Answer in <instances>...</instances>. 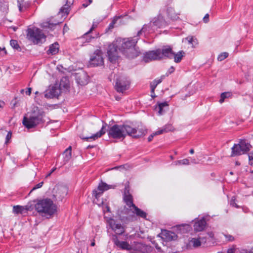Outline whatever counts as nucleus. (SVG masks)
Here are the masks:
<instances>
[{"label": "nucleus", "instance_id": "8fccbe9b", "mask_svg": "<svg viewBox=\"0 0 253 253\" xmlns=\"http://www.w3.org/2000/svg\"><path fill=\"white\" fill-rule=\"evenodd\" d=\"M92 0H88L85 2H84L82 4V6L84 8L86 7L88 5H89L91 3H92Z\"/></svg>", "mask_w": 253, "mask_h": 253}, {"label": "nucleus", "instance_id": "7ed1b4c3", "mask_svg": "<svg viewBox=\"0 0 253 253\" xmlns=\"http://www.w3.org/2000/svg\"><path fill=\"white\" fill-rule=\"evenodd\" d=\"M138 38L135 37L133 39L129 38L123 40L119 50L129 59L134 58L139 55L140 52L134 48Z\"/></svg>", "mask_w": 253, "mask_h": 253}, {"label": "nucleus", "instance_id": "6ab92c4d", "mask_svg": "<svg viewBox=\"0 0 253 253\" xmlns=\"http://www.w3.org/2000/svg\"><path fill=\"white\" fill-rule=\"evenodd\" d=\"M123 200L126 204L128 207V208H133L134 206H135L133 202V197L132 195L129 193L128 190L126 189V187L123 195Z\"/></svg>", "mask_w": 253, "mask_h": 253}, {"label": "nucleus", "instance_id": "f704fd0d", "mask_svg": "<svg viewBox=\"0 0 253 253\" xmlns=\"http://www.w3.org/2000/svg\"><path fill=\"white\" fill-rule=\"evenodd\" d=\"M188 43L192 45V47H195L198 44V41L196 39L192 37H188L186 38Z\"/></svg>", "mask_w": 253, "mask_h": 253}, {"label": "nucleus", "instance_id": "79ce46f5", "mask_svg": "<svg viewBox=\"0 0 253 253\" xmlns=\"http://www.w3.org/2000/svg\"><path fill=\"white\" fill-rule=\"evenodd\" d=\"M119 17H114L112 22L109 24L108 29L112 30L114 27V25L116 23Z\"/></svg>", "mask_w": 253, "mask_h": 253}, {"label": "nucleus", "instance_id": "ddd939ff", "mask_svg": "<svg viewBox=\"0 0 253 253\" xmlns=\"http://www.w3.org/2000/svg\"><path fill=\"white\" fill-rule=\"evenodd\" d=\"M158 50L160 51L161 60L164 58L172 59L173 51L171 46H163L162 48H158Z\"/></svg>", "mask_w": 253, "mask_h": 253}, {"label": "nucleus", "instance_id": "72a5a7b5", "mask_svg": "<svg viewBox=\"0 0 253 253\" xmlns=\"http://www.w3.org/2000/svg\"><path fill=\"white\" fill-rule=\"evenodd\" d=\"M10 44L14 49L19 51H21V47H20L18 42L16 40H11L10 42Z\"/></svg>", "mask_w": 253, "mask_h": 253}, {"label": "nucleus", "instance_id": "052dcab7", "mask_svg": "<svg viewBox=\"0 0 253 253\" xmlns=\"http://www.w3.org/2000/svg\"><path fill=\"white\" fill-rule=\"evenodd\" d=\"M235 253V249H229L227 251V253Z\"/></svg>", "mask_w": 253, "mask_h": 253}, {"label": "nucleus", "instance_id": "680f3d73", "mask_svg": "<svg viewBox=\"0 0 253 253\" xmlns=\"http://www.w3.org/2000/svg\"><path fill=\"white\" fill-rule=\"evenodd\" d=\"M240 253H253V252L252 251H250L249 253H248L246 250H242L240 252Z\"/></svg>", "mask_w": 253, "mask_h": 253}, {"label": "nucleus", "instance_id": "20e7f679", "mask_svg": "<svg viewBox=\"0 0 253 253\" xmlns=\"http://www.w3.org/2000/svg\"><path fill=\"white\" fill-rule=\"evenodd\" d=\"M45 116L44 112L37 108L32 112L29 118L24 117L23 120V124L28 129L34 128L38 125L44 123V117Z\"/></svg>", "mask_w": 253, "mask_h": 253}, {"label": "nucleus", "instance_id": "bb28decb", "mask_svg": "<svg viewBox=\"0 0 253 253\" xmlns=\"http://www.w3.org/2000/svg\"><path fill=\"white\" fill-rule=\"evenodd\" d=\"M59 44L57 42H54L49 46V49L47 51L48 54L55 55L58 52Z\"/></svg>", "mask_w": 253, "mask_h": 253}, {"label": "nucleus", "instance_id": "0e129e2a", "mask_svg": "<svg viewBox=\"0 0 253 253\" xmlns=\"http://www.w3.org/2000/svg\"><path fill=\"white\" fill-rule=\"evenodd\" d=\"M153 137H152V136H151V135L148 137V141L149 142H150L152 140Z\"/></svg>", "mask_w": 253, "mask_h": 253}, {"label": "nucleus", "instance_id": "c85d7f7f", "mask_svg": "<svg viewBox=\"0 0 253 253\" xmlns=\"http://www.w3.org/2000/svg\"><path fill=\"white\" fill-rule=\"evenodd\" d=\"M169 17L172 20H177L179 19L178 13H176L173 8L169 7L167 9Z\"/></svg>", "mask_w": 253, "mask_h": 253}, {"label": "nucleus", "instance_id": "4be33fe9", "mask_svg": "<svg viewBox=\"0 0 253 253\" xmlns=\"http://www.w3.org/2000/svg\"><path fill=\"white\" fill-rule=\"evenodd\" d=\"M73 3V0H67L66 3L60 8L58 15L62 17L66 16L69 12L70 7Z\"/></svg>", "mask_w": 253, "mask_h": 253}, {"label": "nucleus", "instance_id": "e433bc0d", "mask_svg": "<svg viewBox=\"0 0 253 253\" xmlns=\"http://www.w3.org/2000/svg\"><path fill=\"white\" fill-rule=\"evenodd\" d=\"M82 76L84 78V80L80 82V85H84L87 84L89 80V76H87L85 72H83Z\"/></svg>", "mask_w": 253, "mask_h": 253}, {"label": "nucleus", "instance_id": "2f4dec72", "mask_svg": "<svg viewBox=\"0 0 253 253\" xmlns=\"http://www.w3.org/2000/svg\"><path fill=\"white\" fill-rule=\"evenodd\" d=\"M71 146H69L67 149H66L63 155L64 156V160L65 162H67L71 158Z\"/></svg>", "mask_w": 253, "mask_h": 253}, {"label": "nucleus", "instance_id": "393cba45", "mask_svg": "<svg viewBox=\"0 0 253 253\" xmlns=\"http://www.w3.org/2000/svg\"><path fill=\"white\" fill-rule=\"evenodd\" d=\"M57 191L55 196L62 200L67 194V188L64 186H60L57 187Z\"/></svg>", "mask_w": 253, "mask_h": 253}, {"label": "nucleus", "instance_id": "412c9836", "mask_svg": "<svg viewBox=\"0 0 253 253\" xmlns=\"http://www.w3.org/2000/svg\"><path fill=\"white\" fill-rule=\"evenodd\" d=\"M98 25V23L96 22H93L92 25L90 28V30L85 33L82 37H80V40L82 41L81 42L84 43L85 42H89L91 41V39L93 38L92 37H89L88 34L92 32L94 29H95Z\"/></svg>", "mask_w": 253, "mask_h": 253}, {"label": "nucleus", "instance_id": "473e14b6", "mask_svg": "<svg viewBox=\"0 0 253 253\" xmlns=\"http://www.w3.org/2000/svg\"><path fill=\"white\" fill-rule=\"evenodd\" d=\"M201 240H202L203 242H206L205 241H203V239L201 237H199V238H192L191 241L194 247H198L201 246Z\"/></svg>", "mask_w": 253, "mask_h": 253}, {"label": "nucleus", "instance_id": "9b49d317", "mask_svg": "<svg viewBox=\"0 0 253 253\" xmlns=\"http://www.w3.org/2000/svg\"><path fill=\"white\" fill-rule=\"evenodd\" d=\"M160 55V51H159L158 48L154 50L149 51L144 54L143 60L145 62H149L155 60H160L161 56Z\"/></svg>", "mask_w": 253, "mask_h": 253}, {"label": "nucleus", "instance_id": "c9c22d12", "mask_svg": "<svg viewBox=\"0 0 253 253\" xmlns=\"http://www.w3.org/2000/svg\"><path fill=\"white\" fill-rule=\"evenodd\" d=\"M231 96V93L229 92H223L220 95V98L219 102L220 103H223L224 101L225 98H228Z\"/></svg>", "mask_w": 253, "mask_h": 253}, {"label": "nucleus", "instance_id": "39448f33", "mask_svg": "<svg viewBox=\"0 0 253 253\" xmlns=\"http://www.w3.org/2000/svg\"><path fill=\"white\" fill-rule=\"evenodd\" d=\"M112 241L115 245L123 250H126L130 253H139L142 251L143 245L138 242H134L133 244L129 245L126 241H120L116 235H113Z\"/></svg>", "mask_w": 253, "mask_h": 253}, {"label": "nucleus", "instance_id": "b1692460", "mask_svg": "<svg viewBox=\"0 0 253 253\" xmlns=\"http://www.w3.org/2000/svg\"><path fill=\"white\" fill-rule=\"evenodd\" d=\"M29 208L28 206H14L13 207V212L15 214H23L29 211Z\"/></svg>", "mask_w": 253, "mask_h": 253}, {"label": "nucleus", "instance_id": "a19ab883", "mask_svg": "<svg viewBox=\"0 0 253 253\" xmlns=\"http://www.w3.org/2000/svg\"><path fill=\"white\" fill-rule=\"evenodd\" d=\"M228 53L227 52H223L220 54L218 57L217 60L219 61H223L228 56Z\"/></svg>", "mask_w": 253, "mask_h": 253}, {"label": "nucleus", "instance_id": "4c0bfd02", "mask_svg": "<svg viewBox=\"0 0 253 253\" xmlns=\"http://www.w3.org/2000/svg\"><path fill=\"white\" fill-rule=\"evenodd\" d=\"M175 165H189L190 164L188 159H184L183 160L176 161L175 162Z\"/></svg>", "mask_w": 253, "mask_h": 253}, {"label": "nucleus", "instance_id": "cd10ccee", "mask_svg": "<svg viewBox=\"0 0 253 253\" xmlns=\"http://www.w3.org/2000/svg\"><path fill=\"white\" fill-rule=\"evenodd\" d=\"M184 55L185 52L183 50H180L176 53L173 51L172 59H174V61L175 63H179Z\"/></svg>", "mask_w": 253, "mask_h": 253}, {"label": "nucleus", "instance_id": "9d476101", "mask_svg": "<svg viewBox=\"0 0 253 253\" xmlns=\"http://www.w3.org/2000/svg\"><path fill=\"white\" fill-rule=\"evenodd\" d=\"M129 82L125 77H120L116 79L115 88L118 92H123L129 86Z\"/></svg>", "mask_w": 253, "mask_h": 253}, {"label": "nucleus", "instance_id": "f257e3e1", "mask_svg": "<svg viewBox=\"0 0 253 253\" xmlns=\"http://www.w3.org/2000/svg\"><path fill=\"white\" fill-rule=\"evenodd\" d=\"M147 130L145 128L136 129L127 125H114L108 130L110 138L114 139H124L127 135L133 138H138L145 135Z\"/></svg>", "mask_w": 253, "mask_h": 253}, {"label": "nucleus", "instance_id": "4468645a", "mask_svg": "<svg viewBox=\"0 0 253 253\" xmlns=\"http://www.w3.org/2000/svg\"><path fill=\"white\" fill-rule=\"evenodd\" d=\"M110 228L113 230L116 235H122L125 231L124 227L120 223L117 222L114 219L111 218L109 220Z\"/></svg>", "mask_w": 253, "mask_h": 253}, {"label": "nucleus", "instance_id": "58836bf2", "mask_svg": "<svg viewBox=\"0 0 253 253\" xmlns=\"http://www.w3.org/2000/svg\"><path fill=\"white\" fill-rule=\"evenodd\" d=\"M170 130V129H168L167 127H165L161 129H160L154 133H153L152 134H151V136H152L153 137H154L155 136L157 135H159L163 133L164 132H168V131Z\"/></svg>", "mask_w": 253, "mask_h": 253}, {"label": "nucleus", "instance_id": "774afa93", "mask_svg": "<svg viewBox=\"0 0 253 253\" xmlns=\"http://www.w3.org/2000/svg\"><path fill=\"white\" fill-rule=\"evenodd\" d=\"M90 245L92 247L95 246V242L94 240L91 243Z\"/></svg>", "mask_w": 253, "mask_h": 253}, {"label": "nucleus", "instance_id": "dca6fc26", "mask_svg": "<svg viewBox=\"0 0 253 253\" xmlns=\"http://www.w3.org/2000/svg\"><path fill=\"white\" fill-rule=\"evenodd\" d=\"M61 93L60 89L57 84L52 86L49 90L44 94V96L47 98H53L57 97Z\"/></svg>", "mask_w": 253, "mask_h": 253}, {"label": "nucleus", "instance_id": "1a4fd4ad", "mask_svg": "<svg viewBox=\"0 0 253 253\" xmlns=\"http://www.w3.org/2000/svg\"><path fill=\"white\" fill-rule=\"evenodd\" d=\"M107 53L109 60L112 63L116 62L119 58L117 45L114 43L108 45Z\"/></svg>", "mask_w": 253, "mask_h": 253}, {"label": "nucleus", "instance_id": "a878e982", "mask_svg": "<svg viewBox=\"0 0 253 253\" xmlns=\"http://www.w3.org/2000/svg\"><path fill=\"white\" fill-rule=\"evenodd\" d=\"M58 87L60 89V91L63 89H67L69 87V81L68 79L64 77L60 80Z\"/></svg>", "mask_w": 253, "mask_h": 253}, {"label": "nucleus", "instance_id": "a18cd8bd", "mask_svg": "<svg viewBox=\"0 0 253 253\" xmlns=\"http://www.w3.org/2000/svg\"><path fill=\"white\" fill-rule=\"evenodd\" d=\"M230 205L233 206L237 208H239V206L237 205V204L235 202V199L234 197H233L230 201Z\"/></svg>", "mask_w": 253, "mask_h": 253}, {"label": "nucleus", "instance_id": "bf43d9fd", "mask_svg": "<svg viewBox=\"0 0 253 253\" xmlns=\"http://www.w3.org/2000/svg\"><path fill=\"white\" fill-rule=\"evenodd\" d=\"M209 236L211 238V239H213L214 238V233L212 232H210L208 233Z\"/></svg>", "mask_w": 253, "mask_h": 253}, {"label": "nucleus", "instance_id": "09e8293b", "mask_svg": "<svg viewBox=\"0 0 253 253\" xmlns=\"http://www.w3.org/2000/svg\"><path fill=\"white\" fill-rule=\"evenodd\" d=\"M7 54L6 49L4 47L3 48H0V55L2 56H4Z\"/></svg>", "mask_w": 253, "mask_h": 253}, {"label": "nucleus", "instance_id": "3c124183", "mask_svg": "<svg viewBox=\"0 0 253 253\" xmlns=\"http://www.w3.org/2000/svg\"><path fill=\"white\" fill-rule=\"evenodd\" d=\"M203 20L204 22H205V23H208L209 21V14H206L204 17Z\"/></svg>", "mask_w": 253, "mask_h": 253}, {"label": "nucleus", "instance_id": "7c9ffc66", "mask_svg": "<svg viewBox=\"0 0 253 253\" xmlns=\"http://www.w3.org/2000/svg\"><path fill=\"white\" fill-rule=\"evenodd\" d=\"M60 22L52 23L50 21H45L41 24V27L43 28H49L50 30L54 29L55 26L59 24Z\"/></svg>", "mask_w": 253, "mask_h": 253}, {"label": "nucleus", "instance_id": "5fc2aeb1", "mask_svg": "<svg viewBox=\"0 0 253 253\" xmlns=\"http://www.w3.org/2000/svg\"><path fill=\"white\" fill-rule=\"evenodd\" d=\"M248 156L249 160L250 161L253 160V151L248 154Z\"/></svg>", "mask_w": 253, "mask_h": 253}, {"label": "nucleus", "instance_id": "864d4df0", "mask_svg": "<svg viewBox=\"0 0 253 253\" xmlns=\"http://www.w3.org/2000/svg\"><path fill=\"white\" fill-rule=\"evenodd\" d=\"M11 133L10 132H8L6 135V141H5V143H7V142L8 141V140L11 138Z\"/></svg>", "mask_w": 253, "mask_h": 253}, {"label": "nucleus", "instance_id": "69168bd1", "mask_svg": "<svg viewBox=\"0 0 253 253\" xmlns=\"http://www.w3.org/2000/svg\"><path fill=\"white\" fill-rule=\"evenodd\" d=\"M189 152H190V154H194V149H191L190 150Z\"/></svg>", "mask_w": 253, "mask_h": 253}, {"label": "nucleus", "instance_id": "ea45409f", "mask_svg": "<svg viewBox=\"0 0 253 253\" xmlns=\"http://www.w3.org/2000/svg\"><path fill=\"white\" fill-rule=\"evenodd\" d=\"M163 79V77H161L160 79H156L151 83L150 85L153 86V87H156L158 84H159L162 82Z\"/></svg>", "mask_w": 253, "mask_h": 253}, {"label": "nucleus", "instance_id": "49530a36", "mask_svg": "<svg viewBox=\"0 0 253 253\" xmlns=\"http://www.w3.org/2000/svg\"><path fill=\"white\" fill-rule=\"evenodd\" d=\"M164 108L160 107V106L158 105V107H156V109H158V114L160 115H162L164 114L165 112V111L163 110Z\"/></svg>", "mask_w": 253, "mask_h": 253}, {"label": "nucleus", "instance_id": "37998d69", "mask_svg": "<svg viewBox=\"0 0 253 253\" xmlns=\"http://www.w3.org/2000/svg\"><path fill=\"white\" fill-rule=\"evenodd\" d=\"M18 2L19 10L20 12L23 11L26 8V6L23 5L24 0H21Z\"/></svg>", "mask_w": 253, "mask_h": 253}, {"label": "nucleus", "instance_id": "f8f14e48", "mask_svg": "<svg viewBox=\"0 0 253 253\" xmlns=\"http://www.w3.org/2000/svg\"><path fill=\"white\" fill-rule=\"evenodd\" d=\"M155 30L156 28L154 27L152 22H150L147 24L144 25L141 29L138 31L137 37H140L142 35L146 37L149 34L154 33Z\"/></svg>", "mask_w": 253, "mask_h": 253}, {"label": "nucleus", "instance_id": "de8ad7c7", "mask_svg": "<svg viewBox=\"0 0 253 253\" xmlns=\"http://www.w3.org/2000/svg\"><path fill=\"white\" fill-rule=\"evenodd\" d=\"M43 184V182H40L39 183L37 184L33 188V189L31 190V192H32V191H33L36 189H38V188L42 187Z\"/></svg>", "mask_w": 253, "mask_h": 253}, {"label": "nucleus", "instance_id": "4d7b16f0", "mask_svg": "<svg viewBox=\"0 0 253 253\" xmlns=\"http://www.w3.org/2000/svg\"><path fill=\"white\" fill-rule=\"evenodd\" d=\"M31 90L32 88L31 87H29L27 89V90L26 91V93L28 95H30L31 93Z\"/></svg>", "mask_w": 253, "mask_h": 253}, {"label": "nucleus", "instance_id": "aec40b11", "mask_svg": "<svg viewBox=\"0 0 253 253\" xmlns=\"http://www.w3.org/2000/svg\"><path fill=\"white\" fill-rule=\"evenodd\" d=\"M207 225V222L204 217L196 220L194 224V229L198 232L203 231Z\"/></svg>", "mask_w": 253, "mask_h": 253}, {"label": "nucleus", "instance_id": "c756f323", "mask_svg": "<svg viewBox=\"0 0 253 253\" xmlns=\"http://www.w3.org/2000/svg\"><path fill=\"white\" fill-rule=\"evenodd\" d=\"M133 211H132V212L135 213L137 216L146 218L147 216V213L145 211L141 210L140 209L138 208L136 206H134L133 208Z\"/></svg>", "mask_w": 253, "mask_h": 253}, {"label": "nucleus", "instance_id": "f3484780", "mask_svg": "<svg viewBox=\"0 0 253 253\" xmlns=\"http://www.w3.org/2000/svg\"><path fill=\"white\" fill-rule=\"evenodd\" d=\"M161 235V237L167 241L175 240L177 237L175 233L167 230H162Z\"/></svg>", "mask_w": 253, "mask_h": 253}, {"label": "nucleus", "instance_id": "6e6d98bb", "mask_svg": "<svg viewBox=\"0 0 253 253\" xmlns=\"http://www.w3.org/2000/svg\"><path fill=\"white\" fill-rule=\"evenodd\" d=\"M175 70L173 66L170 67V68L169 69L168 72L169 74H170L172 73Z\"/></svg>", "mask_w": 253, "mask_h": 253}, {"label": "nucleus", "instance_id": "5701e85b", "mask_svg": "<svg viewBox=\"0 0 253 253\" xmlns=\"http://www.w3.org/2000/svg\"><path fill=\"white\" fill-rule=\"evenodd\" d=\"M108 126V125L106 123L103 122V124L102 125V126L101 128V129L97 132H96L95 134L91 135V136L89 137L86 138H83V139H92L93 140H95L97 139L98 138L100 137L102 135L104 134L106 132V127Z\"/></svg>", "mask_w": 253, "mask_h": 253}, {"label": "nucleus", "instance_id": "6e6552de", "mask_svg": "<svg viewBox=\"0 0 253 253\" xmlns=\"http://www.w3.org/2000/svg\"><path fill=\"white\" fill-rule=\"evenodd\" d=\"M117 186V184L109 185L101 180L98 184L97 190H94L93 191V195L96 198H98L105 191L108 190L110 189H115Z\"/></svg>", "mask_w": 253, "mask_h": 253}, {"label": "nucleus", "instance_id": "0eeeda50", "mask_svg": "<svg viewBox=\"0 0 253 253\" xmlns=\"http://www.w3.org/2000/svg\"><path fill=\"white\" fill-rule=\"evenodd\" d=\"M252 148V145L245 139H241L239 143L235 144L232 148L231 156H239L248 153Z\"/></svg>", "mask_w": 253, "mask_h": 253}, {"label": "nucleus", "instance_id": "13d9d810", "mask_svg": "<svg viewBox=\"0 0 253 253\" xmlns=\"http://www.w3.org/2000/svg\"><path fill=\"white\" fill-rule=\"evenodd\" d=\"M150 87H151V92L152 94H154V91H155V89L156 88V87H153V86L151 85H150ZM152 97H154V96L153 95V94L151 95Z\"/></svg>", "mask_w": 253, "mask_h": 253}, {"label": "nucleus", "instance_id": "e2e57ef3", "mask_svg": "<svg viewBox=\"0 0 253 253\" xmlns=\"http://www.w3.org/2000/svg\"><path fill=\"white\" fill-rule=\"evenodd\" d=\"M191 162L193 164H197L198 163L196 162V160L195 159H192L191 158Z\"/></svg>", "mask_w": 253, "mask_h": 253}, {"label": "nucleus", "instance_id": "338daca9", "mask_svg": "<svg viewBox=\"0 0 253 253\" xmlns=\"http://www.w3.org/2000/svg\"><path fill=\"white\" fill-rule=\"evenodd\" d=\"M3 105H4V102L0 101V108H2L3 106Z\"/></svg>", "mask_w": 253, "mask_h": 253}, {"label": "nucleus", "instance_id": "603ef678", "mask_svg": "<svg viewBox=\"0 0 253 253\" xmlns=\"http://www.w3.org/2000/svg\"><path fill=\"white\" fill-rule=\"evenodd\" d=\"M158 105L160 106V108L161 107L164 108V107L168 106V104L167 102H164L159 103L158 104Z\"/></svg>", "mask_w": 253, "mask_h": 253}, {"label": "nucleus", "instance_id": "c03bdc74", "mask_svg": "<svg viewBox=\"0 0 253 253\" xmlns=\"http://www.w3.org/2000/svg\"><path fill=\"white\" fill-rule=\"evenodd\" d=\"M224 237L228 241H233L235 239L234 237L229 234H224Z\"/></svg>", "mask_w": 253, "mask_h": 253}, {"label": "nucleus", "instance_id": "f03ea898", "mask_svg": "<svg viewBox=\"0 0 253 253\" xmlns=\"http://www.w3.org/2000/svg\"><path fill=\"white\" fill-rule=\"evenodd\" d=\"M35 208L40 215L47 219L52 217L57 211L56 205L48 198L38 201Z\"/></svg>", "mask_w": 253, "mask_h": 253}, {"label": "nucleus", "instance_id": "a211bd4d", "mask_svg": "<svg viewBox=\"0 0 253 253\" xmlns=\"http://www.w3.org/2000/svg\"><path fill=\"white\" fill-rule=\"evenodd\" d=\"M156 30L158 28H162L165 27L167 25V22L162 15H159L157 17L155 18L152 22Z\"/></svg>", "mask_w": 253, "mask_h": 253}, {"label": "nucleus", "instance_id": "423d86ee", "mask_svg": "<svg viewBox=\"0 0 253 253\" xmlns=\"http://www.w3.org/2000/svg\"><path fill=\"white\" fill-rule=\"evenodd\" d=\"M27 39L34 44L42 43L45 41L46 36L39 28H29L27 30Z\"/></svg>", "mask_w": 253, "mask_h": 253}, {"label": "nucleus", "instance_id": "2eb2a0df", "mask_svg": "<svg viewBox=\"0 0 253 253\" xmlns=\"http://www.w3.org/2000/svg\"><path fill=\"white\" fill-rule=\"evenodd\" d=\"M103 63L104 60L102 57L101 51H96L90 59V64L93 66H98L102 65Z\"/></svg>", "mask_w": 253, "mask_h": 253}]
</instances>
